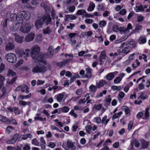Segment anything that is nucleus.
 Listing matches in <instances>:
<instances>
[{
  "instance_id": "f257e3e1",
  "label": "nucleus",
  "mask_w": 150,
  "mask_h": 150,
  "mask_svg": "<svg viewBox=\"0 0 150 150\" xmlns=\"http://www.w3.org/2000/svg\"><path fill=\"white\" fill-rule=\"evenodd\" d=\"M40 50V47L38 45L34 46L32 49L30 56L35 62H40L46 64V61L43 59L44 56L39 53Z\"/></svg>"
},
{
  "instance_id": "f03ea898",
  "label": "nucleus",
  "mask_w": 150,
  "mask_h": 150,
  "mask_svg": "<svg viewBox=\"0 0 150 150\" xmlns=\"http://www.w3.org/2000/svg\"><path fill=\"white\" fill-rule=\"evenodd\" d=\"M51 18L49 14L44 16L40 18L37 19L35 22V26L38 29L40 28L45 22L46 25L51 23Z\"/></svg>"
},
{
  "instance_id": "7ed1b4c3",
  "label": "nucleus",
  "mask_w": 150,
  "mask_h": 150,
  "mask_svg": "<svg viewBox=\"0 0 150 150\" xmlns=\"http://www.w3.org/2000/svg\"><path fill=\"white\" fill-rule=\"evenodd\" d=\"M46 70L45 66L44 64L40 63L38 64L32 69V72L35 73H43L45 72Z\"/></svg>"
},
{
  "instance_id": "20e7f679",
  "label": "nucleus",
  "mask_w": 150,
  "mask_h": 150,
  "mask_svg": "<svg viewBox=\"0 0 150 150\" xmlns=\"http://www.w3.org/2000/svg\"><path fill=\"white\" fill-rule=\"evenodd\" d=\"M32 26V24L31 23H27L25 25H23L21 26L20 29V30L24 33H27L30 31Z\"/></svg>"
},
{
  "instance_id": "39448f33",
  "label": "nucleus",
  "mask_w": 150,
  "mask_h": 150,
  "mask_svg": "<svg viewBox=\"0 0 150 150\" xmlns=\"http://www.w3.org/2000/svg\"><path fill=\"white\" fill-rule=\"evenodd\" d=\"M5 58L8 62L11 63H15L17 60L15 54L13 53H9L6 54Z\"/></svg>"
},
{
  "instance_id": "423d86ee",
  "label": "nucleus",
  "mask_w": 150,
  "mask_h": 150,
  "mask_svg": "<svg viewBox=\"0 0 150 150\" xmlns=\"http://www.w3.org/2000/svg\"><path fill=\"white\" fill-rule=\"evenodd\" d=\"M29 50L28 49H26L25 51H24L23 50L21 49L17 50H16V54L19 57L25 55L27 57H28L29 55Z\"/></svg>"
},
{
  "instance_id": "0eeeda50",
  "label": "nucleus",
  "mask_w": 150,
  "mask_h": 150,
  "mask_svg": "<svg viewBox=\"0 0 150 150\" xmlns=\"http://www.w3.org/2000/svg\"><path fill=\"white\" fill-rule=\"evenodd\" d=\"M0 121L8 124H10V123L17 124L15 120L12 119L9 120L7 118L1 115H0Z\"/></svg>"
},
{
  "instance_id": "6e6552de",
  "label": "nucleus",
  "mask_w": 150,
  "mask_h": 150,
  "mask_svg": "<svg viewBox=\"0 0 150 150\" xmlns=\"http://www.w3.org/2000/svg\"><path fill=\"white\" fill-rule=\"evenodd\" d=\"M19 13L20 14V18H22L25 22L30 19V14L29 12L23 11Z\"/></svg>"
},
{
  "instance_id": "1a4fd4ad",
  "label": "nucleus",
  "mask_w": 150,
  "mask_h": 150,
  "mask_svg": "<svg viewBox=\"0 0 150 150\" xmlns=\"http://www.w3.org/2000/svg\"><path fill=\"white\" fill-rule=\"evenodd\" d=\"M71 59H69L63 60L62 62H57L56 63L57 65L60 67H65L67 65L69 62L71 60Z\"/></svg>"
},
{
  "instance_id": "9d476101",
  "label": "nucleus",
  "mask_w": 150,
  "mask_h": 150,
  "mask_svg": "<svg viewBox=\"0 0 150 150\" xmlns=\"http://www.w3.org/2000/svg\"><path fill=\"white\" fill-rule=\"evenodd\" d=\"M19 135L18 134H15L11 140H8L7 141L6 143L8 144L14 143L17 140L18 137H19Z\"/></svg>"
},
{
  "instance_id": "9b49d317",
  "label": "nucleus",
  "mask_w": 150,
  "mask_h": 150,
  "mask_svg": "<svg viewBox=\"0 0 150 150\" xmlns=\"http://www.w3.org/2000/svg\"><path fill=\"white\" fill-rule=\"evenodd\" d=\"M92 70L89 68H87L86 69V74L84 76V77L88 78L90 79L91 77V72Z\"/></svg>"
},
{
  "instance_id": "f8f14e48",
  "label": "nucleus",
  "mask_w": 150,
  "mask_h": 150,
  "mask_svg": "<svg viewBox=\"0 0 150 150\" xmlns=\"http://www.w3.org/2000/svg\"><path fill=\"white\" fill-rule=\"evenodd\" d=\"M69 108L68 107L65 106L58 109V113L59 114H60L61 112L66 113L69 111Z\"/></svg>"
},
{
  "instance_id": "ddd939ff",
  "label": "nucleus",
  "mask_w": 150,
  "mask_h": 150,
  "mask_svg": "<svg viewBox=\"0 0 150 150\" xmlns=\"http://www.w3.org/2000/svg\"><path fill=\"white\" fill-rule=\"evenodd\" d=\"M29 88L25 85H21V91L22 92H25L26 93L28 94L29 92L28 90Z\"/></svg>"
},
{
  "instance_id": "4468645a",
  "label": "nucleus",
  "mask_w": 150,
  "mask_h": 150,
  "mask_svg": "<svg viewBox=\"0 0 150 150\" xmlns=\"http://www.w3.org/2000/svg\"><path fill=\"white\" fill-rule=\"evenodd\" d=\"M67 144L68 147L71 150H75L76 149V147L74 145L71 141L68 140L67 142Z\"/></svg>"
},
{
  "instance_id": "2eb2a0df",
  "label": "nucleus",
  "mask_w": 150,
  "mask_h": 150,
  "mask_svg": "<svg viewBox=\"0 0 150 150\" xmlns=\"http://www.w3.org/2000/svg\"><path fill=\"white\" fill-rule=\"evenodd\" d=\"M35 34L33 33H31L28 35L25 38V41L30 42L33 40L34 38Z\"/></svg>"
},
{
  "instance_id": "dca6fc26",
  "label": "nucleus",
  "mask_w": 150,
  "mask_h": 150,
  "mask_svg": "<svg viewBox=\"0 0 150 150\" xmlns=\"http://www.w3.org/2000/svg\"><path fill=\"white\" fill-rule=\"evenodd\" d=\"M14 35L15 36L16 41L19 43H21L23 42V37H21L15 33L14 34Z\"/></svg>"
},
{
  "instance_id": "f3484780",
  "label": "nucleus",
  "mask_w": 150,
  "mask_h": 150,
  "mask_svg": "<svg viewBox=\"0 0 150 150\" xmlns=\"http://www.w3.org/2000/svg\"><path fill=\"white\" fill-rule=\"evenodd\" d=\"M51 32V29L49 26H47L45 28L43 29V33L45 35L50 34Z\"/></svg>"
},
{
  "instance_id": "a211bd4d",
  "label": "nucleus",
  "mask_w": 150,
  "mask_h": 150,
  "mask_svg": "<svg viewBox=\"0 0 150 150\" xmlns=\"http://www.w3.org/2000/svg\"><path fill=\"white\" fill-rule=\"evenodd\" d=\"M14 46L13 45L11 42L8 43L6 47V50H11L14 49Z\"/></svg>"
},
{
  "instance_id": "6ab92c4d",
  "label": "nucleus",
  "mask_w": 150,
  "mask_h": 150,
  "mask_svg": "<svg viewBox=\"0 0 150 150\" xmlns=\"http://www.w3.org/2000/svg\"><path fill=\"white\" fill-rule=\"evenodd\" d=\"M106 83L107 82L105 80H101L96 85L97 88H100L104 86Z\"/></svg>"
},
{
  "instance_id": "aec40b11",
  "label": "nucleus",
  "mask_w": 150,
  "mask_h": 150,
  "mask_svg": "<svg viewBox=\"0 0 150 150\" xmlns=\"http://www.w3.org/2000/svg\"><path fill=\"white\" fill-rule=\"evenodd\" d=\"M21 139L23 140L26 139L28 138H32V135L29 133L27 134H24L21 136Z\"/></svg>"
},
{
  "instance_id": "412c9836",
  "label": "nucleus",
  "mask_w": 150,
  "mask_h": 150,
  "mask_svg": "<svg viewBox=\"0 0 150 150\" xmlns=\"http://www.w3.org/2000/svg\"><path fill=\"white\" fill-rule=\"evenodd\" d=\"M141 144L143 148H147L149 145V143L142 139L141 141Z\"/></svg>"
},
{
  "instance_id": "4be33fe9",
  "label": "nucleus",
  "mask_w": 150,
  "mask_h": 150,
  "mask_svg": "<svg viewBox=\"0 0 150 150\" xmlns=\"http://www.w3.org/2000/svg\"><path fill=\"white\" fill-rule=\"evenodd\" d=\"M102 107L103 105L102 104H99L98 105L95 104L93 105V109L99 110L102 108Z\"/></svg>"
},
{
  "instance_id": "5701e85b",
  "label": "nucleus",
  "mask_w": 150,
  "mask_h": 150,
  "mask_svg": "<svg viewBox=\"0 0 150 150\" xmlns=\"http://www.w3.org/2000/svg\"><path fill=\"white\" fill-rule=\"evenodd\" d=\"M20 13L18 14V15H17V18L16 21H17V23L19 24H22L25 22L23 18H20Z\"/></svg>"
},
{
  "instance_id": "b1692460",
  "label": "nucleus",
  "mask_w": 150,
  "mask_h": 150,
  "mask_svg": "<svg viewBox=\"0 0 150 150\" xmlns=\"http://www.w3.org/2000/svg\"><path fill=\"white\" fill-rule=\"evenodd\" d=\"M48 54L50 56H52L54 54V49L53 48V46H50L48 50Z\"/></svg>"
},
{
  "instance_id": "393cba45",
  "label": "nucleus",
  "mask_w": 150,
  "mask_h": 150,
  "mask_svg": "<svg viewBox=\"0 0 150 150\" xmlns=\"http://www.w3.org/2000/svg\"><path fill=\"white\" fill-rule=\"evenodd\" d=\"M19 26V24L16 23L15 24V25L13 26L12 27L10 28V30L13 32H15L18 29Z\"/></svg>"
},
{
  "instance_id": "a878e982",
  "label": "nucleus",
  "mask_w": 150,
  "mask_h": 150,
  "mask_svg": "<svg viewBox=\"0 0 150 150\" xmlns=\"http://www.w3.org/2000/svg\"><path fill=\"white\" fill-rule=\"evenodd\" d=\"M9 20L12 21H16L17 18V15L15 13H13L11 14L10 16Z\"/></svg>"
},
{
  "instance_id": "bb28decb",
  "label": "nucleus",
  "mask_w": 150,
  "mask_h": 150,
  "mask_svg": "<svg viewBox=\"0 0 150 150\" xmlns=\"http://www.w3.org/2000/svg\"><path fill=\"white\" fill-rule=\"evenodd\" d=\"M142 25L138 24L137 25L135 29L132 31V33H134L136 32H138L139 30L142 29Z\"/></svg>"
},
{
  "instance_id": "cd10ccee",
  "label": "nucleus",
  "mask_w": 150,
  "mask_h": 150,
  "mask_svg": "<svg viewBox=\"0 0 150 150\" xmlns=\"http://www.w3.org/2000/svg\"><path fill=\"white\" fill-rule=\"evenodd\" d=\"M16 75V74L13 70L9 69L7 72V75L8 76H15Z\"/></svg>"
},
{
  "instance_id": "c85d7f7f",
  "label": "nucleus",
  "mask_w": 150,
  "mask_h": 150,
  "mask_svg": "<svg viewBox=\"0 0 150 150\" xmlns=\"http://www.w3.org/2000/svg\"><path fill=\"white\" fill-rule=\"evenodd\" d=\"M135 9L136 12H138L139 11H144V8L142 5H140L139 6H136Z\"/></svg>"
},
{
  "instance_id": "c756f323",
  "label": "nucleus",
  "mask_w": 150,
  "mask_h": 150,
  "mask_svg": "<svg viewBox=\"0 0 150 150\" xmlns=\"http://www.w3.org/2000/svg\"><path fill=\"white\" fill-rule=\"evenodd\" d=\"M122 109L125 111V114L129 115L130 114V110L127 106H124L122 107Z\"/></svg>"
},
{
  "instance_id": "7c9ffc66",
  "label": "nucleus",
  "mask_w": 150,
  "mask_h": 150,
  "mask_svg": "<svg viewBox=\"0 0 150 150\" xmlns=\"http://www.w3.org/2000/svg\"><path fill=\"white\" fill-rule=\"evenodd\" d=\"M132 146L134 145L135 147H138L139 146L140 144L139 142L136 139L134 140L131 143Z\"/></svg>"
},
{
  "instance_id": "2f4dec72",
  "label": "nucleus",
  "mask_w": 150,
  "mask_h": 150,
  "mask_svg": "<svg viewBox=\"0 0 150 150\" xmlns=\"http://www.w3.org/2000/svg\"><path fill=\"white\" fill-rule=\"evenodd\" d=\"M114 75L112 73H111L108 74L106 76L107 79L109 81L111 80L114 77Z\"/></svg>"
},
{
  "instance_id": "473e14b6",
  "label": "nucleus",
  "mask_w": 150,
  "mask_h": 150,
  "mask_svg": "<svg viewBox=\"0 0 150 150\" xmlns=\"http://www.w3.org/2000/svg\"><path fill=\"white\" fill-rule=\"evenodd\" d=\"M86 12L84 9H81L78 10L76 13L77 15H83L86 13Z\"/></svg>"
},
{
  "instance_id": "72a5a7b5",
  "label": "nucleus",
  "mask_w": 150,
  "mask_h": 150,
  "mask_svg": "<svg viewBox=\"0 0 150 150\" xmlns=\"http://www.w3.org/2000/svg\"><path fill=\"white\" fill-rule=\"evenodd\" d=\"M130 47L128 46L124 47L122 50V52L124 53L125 54H127L130 52Z\"/></svg>"
},
{
  "instance_id": "f704fd0d",
  "label": "nucleus",
  "mask_w": 150,
  "mask_h": 150,
  "mask_svg": "<svg viewBox=\"0 0 150 150\" xmlns=\"http://www.w3.org/2000/svg\"><path fill=\"white\" fill-rule=\"evenodd\" d=\"M95 6V4L92 2L90 3L89 6L88 8V11H92L94 9Z\"/></svg>"
},
{
  "instance_id": "c9c22d12",
  "label": "nucleus",
  "mask_w": 150,
  "mask_h": 150,
  "mask_svg": "<svg viewBox=\"0 0 150 150\" xmlns=\"http://www.w3.org/2000/svg\"><path fill=\"white\" fill-rule=\"evenodd\" d=\"M149 108H147L145 110V112L144 117L143 118L144 119H147L148 118L149 116Z\"/></svg>"
},
{
  "instance_id": "e433bc0d",
  "label": "nucleus",
  "mask_w": 150,
  "mask_h": 150,
  "mask_svg": "<svg viewBox=\"0 0 150 150\" xmlns=\"http://www.w3.org/2000/svg\"><path fill=\"white\" fill-rule=\"evenodd\" d=\"M42 39V36L41 34H39L36 36L35 41L37 43L40 42Z\"/></svg>"
},
{
  "instance_id": "4c0bfd02",
  "label": "nucleus",
  "mask_w": 150,
  "mask_h": 150,
  "mask_svg": "<svg viewBox=\"0 0 150 150\" xmlns=\"http://www.w3.org/2000/svg\"><path fill=\"white\" fill-rule=\"evenodd\" d=\"M64 95L62 93L59 94L57 97V100L59 102H61L63 98Z\"/></svg>"
},
{
  "instance_id": "58836bf2",
  "label": "nucleus",
  "mask_w": 150,
  "mask_h": 150,
  "mask_svg": "<svg viewBox=\"0 0 150 150\" xmlns=\"http://www.w3.org/2000/svg\"><path fill=\"white\" fill-rule=\"evenodd\" d=\"M5 79V78L3 76L0 75V88H1L4 85L3 81Z\"/></svg>"
},
{
  "instance_id": "ea45409f",
  "label": "nucleus",
  "mask_w": 150,
  "mask_h": 150,
  "mask_svg": "<svg viewBox=\"0 0 150 150\" xmlns=\"http://www.w3.org/2000/svg\"><path fill=\"white\" fill-rule=\"evenodd\" d=\"M90 91L94 93L96 91V89L97 88V87L95 86L92 85L90 86L89 87Z\"/></svg>"
},
{
  "instance_id": "a19ab883",
  "label": "nucleus",
  "mask_w": 150,
  "mask_h": 150,
  "mask_svg": "<svg viewBox=\"0 0 150 150\" xmlns=\"http://www.w3.org/2000/svg\"><path fill=\"white\" fill-rule=\"evenodd\" d=\"M139 42L140 44H144L146 42V39L145 38L143 37H140L139 39Z\"/></svg>"
},
{
  "instance_id": "79ce46f5",
  "label": "nucleus",
  "mask_w": 150,
  "mask_h": 150,
  "mask_svg": "<svg viewBox=\"0 0 150 150\" xmlns=\"http://www.w3.org/2000/svg\"><path fill=\"white\" fill-rule=\"evenodd\" d=\"M99 26L101 27L105 26L106 24V22L105 21H102L99 22Z\"/></svg>"
},
{
  "instance_id": "37998d69",
  "label": "nucleus",
  "mask_w": 150,
  "mask_h": 150,
  "mask_svg": "<svg viewBox=\"0 0 150 150\" xmlns=\"http://www.w3.org/2000/svg\"><path fill=\"white\" fill-rule=\"evenodd\" d=\"M105 56L106 53L105 51H103L101 53L99 58L105 59Z\"/></svg>"
},
{
  "instance_id": "c03bdc74",
  "label": "nucleus",
  "mask_w": 150,
  "mask_h": 150,
  "mask_svg": "<svg viewBox=\"0 0 150 150\" xmlns=\"http://www.w3.org/2000/svg\"><path fill=\"white\" fill-rule=\"evenodd\" d=\"M14 128L11 126H8L6 128V132L8 133L12 132Z\"/></svg>"
},
{
  "instance_id": "a18cd8bd",
  "label": "nucleus",
  "mask_w": 150,
  "mask_h": 150,
  "mask_svg": "<svg viewBox=\"0 0 150 150\" xmlns=\"http://www.w3.org/2000/svg\"><path fill=\"white\" fill-rule=\"evenodd\" d=\"M148 97V96L146 95H144L143 93H142L138 99H139V98H140L143 100H144L147 99Z\"/></svg>"
},
{
  "instance_id": "49530a36",
  "label": "nucleus",
  "mask_w": 150,
  "mask_h": 150,
  "mask_svg": "<svg viewBox=\"0 0 150 150\" xmlns=\"http://www.w3.org/2000/svg\"><path fill=\"white\" fill-rule=\"evenodd\" d=\"M113 90H117V91H119L121 89V87L120 86H112L111 88Z\"/></svg>"
},
{
  "instance_id": "de8ad7c7",
  "label": "nucleus",
  "mask_w": 150,
  "mask_h": 150,
  "mask_svg": "<svg viewBox=\"0 0 150 150\" xmlns=\"http://www.w3.org/2000/svg\"><path fill=\"white\" fill-rule=\"evenodd\" d=\"M32 143L33 144L36 146H39V144L36 139L35 138L33 139Z\"/></svg>"
},
{
  "instance_id": "09e8293b",
  "label": "nucleus",
  "mask_w": 150,
  "mask_h": 150,
  "mask_svg": "<svg viewBox=\"0 0 150 150\" xmlns=\"http://www.w3.org/2000/svg\"><path fill=\"white\" fill-rule=\"evenodd\" d=\"M121 80V78L119 77H116L114 80V82L115 83H120Z\"/></svg>"
},
{
  "instance_id": "8fccbe9b",
  "label": "nucleus",
  "mask_w": 150,
  "mask_h": 150,
  "mask_svg": "<svg viewBox=\"0 0 150 150\" xmlns=\"http://www.w3.org/2000/svg\"><path fill=\"white\" fill-rule=\"evenodd\" d=\"M86 130L87 132L89 134L92 128V127L91 125H88L86 126L85 127Z\"/></svg>"
},
{
  "instance_id": "3c124183",
  "label": "nucleus",
  "mask_w": 150,
  "mask_h": 150,
  "mask_svg": "<svg viewBox=\"0 0 150 150\" xmlns=\"http://www.w3.org/2000/svg\"><path fill=\"white\" fill-rule=\"evenodd\" d=\"M10 21L9 18H7L6 19L3 23V25L4 28L7 27V23Z\"/></svg>"
},
{
  "instance_id": "603ef678",
  "label": "nucleus",
  "mask_w": 150,
  "mask_h": 150,
  "mask_svg": "<svg viewBox=\"0 0 150 150\" xmlns=\"http://www.w3.org/2000/svg\"><path fill=\"white\" fill-rule=\"evenodd\" d=\"M107 92L106 90H104L102 92H100L99 94L97 95L96 96V98H98L99 97H101L103 96V94H105Z\"/></svg>"
},
{
  "instance_id": "864d4df0",
  "label": "nucleus",
  "mask_w": 150,
  "mask_h": 150,
  "mask_svg": "<svg viewBox=\"0 0 150 150\" xmlns=\"http://www.w3.org/2000/svg\"><path fill=\"white\" fill-rule=\"evenodd\" d=\"M69 36L70 38H71L75 36H78L79 35L77 33H71L69 34Z\"/></svg>"
},
{
  "instance_id": "5fc2aeb1",
  "label": "nucleus",
  "mask_w": 150,
  "mask_h": 150,
  "mask_svg": "<svg viewBox=\"0 0 150 150\" xmlns=\"http://www.w3.org/2000/svg\"><path fill=\"white\" fill-rule=\"evenodd\" d=\"M83 34L85 36H91L92 35V33L91 31H90L88 32H85L83 33Z\"/></svg>"
},
{
  "instance_id": "6e6d98bb",
  "label": "nucleus",
  "mask_w": 150,
  "mask_h": 150,
  "mask_svg": "<svg viewBox=\"0 0 150 150\" xmlns=\"http://www.w3.org/2000/svg\"><path fill=\"white\" fill-rule=\"evenodd\" d=\"M7 109L11 112H13V111H15L18 110V108L14 107L13 108H11V107H8Z\"/></svg>"
},
{
  "instance_id": "4d7b16f0",
  "label": "nucleus",
  "mask_w": 150,
  "mask_h": 150,
  "mask_svg": "<svg viewBox=\"0 0 150 150\" xmlns=\"http://www.w3.org/2000/svg\"><path fill=\"white\" fill-rule=\"evenodd\" d=\"M119 27L117 25H115L112 27L113 30L115 32H117L118 31Z\"/></svg>"
},
{
  "instance_id": "13d9d810",
  "label": "nucleus",
  "mask_w": 150,
  "mask_h": 150,
  "mask_svg": "<svg viewBox=\"0 0 150 150\" xmlns=\"http://www.w3.org/2000/svg\"><path fill=\"white\" fill-rule=\"evenodd\" d=\"M144 17L143 16L140 15L137 18V20L138 22H140L143 21Z\"/></svg>"
},
{
  "instance_id": "bf43d9fd",
  "label": "nucleus",
  "mask_w": 150,
  "mask_h": 150,
  "mask_svg": "<svg viewBox=\"0 0 150 150\" xmlns=\"http://www.w3.org/2000/svg\"><path fill=\"white\" fill-rule=\"evenodd\" d=\"M17 77H15L12 78V79L9 82V83L11 84H13L17 79Z\"/></svg>"
},
{
  "instance_id": "052dcab7",
  "label": "nucleus",
  "mask_w": 150,
  "mask_h": 150,
  "mask_svg": "<svg viewBox=\"0 0 150 150\" xmlns=\"http://www.w3.org/2000/svg\"><path fill=\"white\" fill-rule=\"evenodd\" d=\"M93 19H87L85 20V22L89 24H91L93 22Z\"/></svg>"
},
{
  "instance_id": "680f3d73",
  "label": "nucleus",
  "mask_w": 150,
  "mask_h": 150,
  "mask_svg": "<svg viewBox=\"0 0 150 150\" xmlns=\"http://www.w3.org/2000/svg\"><path fill=\"white\" fill-rule=\"evenodd\" d=\"M127 32H128L129 29H132V25L129 23L128 24L127 28L125 29Z\"/></svg>"
},
{
  "instance_id": "e2e57ef3",
  "label": "nucleus",
  "mask_w": 150,
  "mask_h": 150,
  "mask_svg": "<svg viewBox=\"0 0 150 150\" xmlns=\"http://www.w3.org/2000/svg\"><path fill=\"white\" fill-rule=\"evenodd\" d=\"M104 6L103 4H100L98 5V9L100 10H104Z\"/></svg>"
},
{
  "instance_id": "0e129e2a",
  "label": "nucleus",
  "mask_w": 150,
  "mask_h": 150,
  "mask_svg": "<svg viewBox=\"0 0 150 150\" xmlns=\"http://www.w3.org/2000/svg\"><path fill=\"white\" fill-rule=\"evenodd\" d=\"M133 125V122L132 121H130L128 125V129L129 130L131 129Z\"/></svg>"
},
{
  "instance_id": "69168bd1",
  "label": "nucleus",
  "mask_w": 150,
  "mask_h": 150,
  "mask_svg": "<svg viewBox=\"0 0 150 150\" xmlns=\"http://www.w3.org/2000/svg\"><path fill=\"white\" fill-rule=\"evenodd\" d=\"M125 94L123 92H120L118 96L119 97L121 98H123L124 96H125Z\"/></svg>"
},
{
  "instance_id": "338daca9",
  "label": "nucleus",
  "mask_w": 150,
  "mask_h": 150,
  "mask_svg": "<svg viewBox=\"0 0 150 150\" xmlns=\"http://www.w3.org/2000/svg\"><path fill=\"white\" fill-rule=\"evenodd\" d=\"M126 13V10L125 9H123L119 12V13L121 15H124Z\"/></svg>"
},
{
  "instance_id": "774afa93",
  "label": "nucleus",
  "mask_w": 150,
  "mask_h": 150,
  "mask_svg": "<svg viewBox=\"0 0 150 150\" xmlns=\"http://www.w3.org/2000/svg\"><path fill=\"white\" fill-rule=\"evenodd\" d=\"M23 149V150H29L30 149V147L28 144H26L25 145Z\"/></svg>"
}]
</instances>
